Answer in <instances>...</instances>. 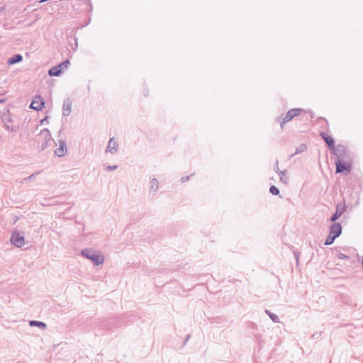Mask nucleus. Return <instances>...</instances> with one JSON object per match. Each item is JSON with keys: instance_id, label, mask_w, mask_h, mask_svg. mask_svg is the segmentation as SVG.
I'll list each match as a JSON object with an SVG mask.
<instances>
[{"instance_id": "f257e3e1", "label": "nucleus", "mask_w": 363, "mask_h": 363, "mask_svg": "<svg viewBox=\"0 0 363 363\" xmlns=\"http://www.w3.org/2000/svg\"><path fill=\"white\" fill-rule=\"evenodd\" d=\"M51 134L48 128H43L36 135L35 141L37 143L38 147L40 150H44L48 147L49 143L52 141Z\"/></svg>"}, {"instance_id": "f03ea898", "label": "nucleus", "mask_w": 363, "mask_h": 363, "mask_svg": "<svg viewBox=\"0 0 363 363\" xmlns=\"http://www.w3.org/2000/svg\"><path fill=\"white\" fill-rule=\"evenodd\" d=\"M81 255L90 259L95 265H100L104 262L103 254L93 249H84L82 250Z\"/></svg>"}, {"instance_id": "7ed1b4c3", "label": "nucleus", "mask_w": 363, "mask_h": 363, "mask_svg": "<svg viewBox=\"0 0 363 363\" xmlns=\"http://www.w3.org/2000/svg\"><path fill=\"white\" fill-rule=\"evenodd\" d=\"M331 152L336 157L335 160L350 162L351 156L349 150L343 145H337Z\"/></svg>"}, {"instance_id": "20e7f679", "label": "nucleus", "mask_w": 363, "mask_h": 363, "mask_svg": "<svg viewBox=\"0 0 363 363\" xmlns=\"http://www.w3.org/2000/svg\"><path fill=\"white\" fill-rule=\"evenodd\" d=\"M335 164L336 167V173H341L347 175L351 171L352 167L350 162H340V160H335Z\"/></svg>"}, {"instance_id": "39448f33", "label": "nucleus", "mask_w": 363, "mask_h": 363, "mask_svg": "<svg viewBox=\"0 0 363 363\" xmlns=\"http://www.w3.org/2000/svg\"><path fill=\"white\" fill-rule=\"evenodd\" d=\"M1 121L4 123V125L5 127V128L7 130H9V131H11V132H15L18 130V127L14 125H12L11 123H12L13 122V120L9 113V111L7 113H4L2 116H1Z\"/></svg>"}, {"instance_id": "423d86ee", "label": "nucleus", "mask_w": 363, "mask_h": 363, "mask_svg": "<svg viewBox=\"0 0 363 363\" xmlns=\"http://www.w3.org/2000/svg\"><path fill=\"white\" fill-rule=\"evenodd\" d=\"M10 241L16 247H21L25 244V238L19 232L14 231L11 234Z\"/></svg>"}, {"instance_id": "0eeeda50", "label": "nucleus", "mask_w": 363, "mask_h": 363, "mask_svg": "<svg viewBox=\"0 0 363 363\" xmlns=\"http://www.w3.org/2000/svg\"><path fill=\"white\" fill-rule=\"evenodd\" d=\"M44 105L45 101L43 98L40 96H36L30 104V108L35 111H40L42 109Z\"/></svg>"}, {"instance_id": "6e6552de", "label": "nucleus", "mask_w": 363, "mask_h": 363, "mask_svg": "<svg viewBox=\"0 0 363 363\" xmlns=\"http://www.w3.org/2000/svg\"><path fill=\"white\" fill-rule=\"evenodd\" d=\"M330 228V234L333 235L335 238L339 237L342 233V226L339 223L333 222Z\"/></svg>"}, {"instance_id": "1a4fd4ad", "label": "nucleus", "mask_w": 363, "mask_h": 363, "mask_svg": "<svg viewBox=\"0 0 363 363\" xmlns=\"http://www.w3.org/2000/svg\"><path fill=\"white\" fill-rule=\"evenodd\" d=\"M345 206L342 203H338L336 206V211L335 213L331 216L330 221L331 222H335L336 220H337L341 215L345 212Z\"/></svg>"}, {"instance_id": "9d476101", "label": "nucleus", "mask_w": 363, "mask_h": 363, "mask_svg": "<svg viewBox=\"0 0 363 363\" xmlns=\"http://www.w3.org/2000/svg\"><path fill=\"white\" fill-rule=\"evenodd\" d=\"M320 136L326 143L330 151H332L336 146H335V140L331 137L328 135L325 132H320Z\"/></svg>"}, {"instance_id": "9b49d317", "label": "nucleus", "mask_w": 363, "mask_h": 363, "mask_svg": "<svg viewBox=\"0 0 363 363\" xmlns=\"http://www.w3.org/2000/svg\"><path fill=\"white\" fill-rule=\"evenodd\" d=\"M60 147L55 150V154L57 157L64 156L67 152L66 142L63 140L59 141Z\"/></svg>"}, {"instance_id": "f8f14e48", "label": "nucleus", "mask_w": 363, "mask_h": 363, "mask_svg": "<svg viewBox=\"0 0 363 363\" xmlns=\"http://www.w3.org/2000/svg\"><path fill=\"white\" fill-rule=\"evenodd\" d=\"M301 108H292L290 109L285 115L284 118H286V121H288L289 122L291 121L295 116H298L302 112Z\"/></svg>"}, {"instance_id": "ddd939ff", "label": "nucleus", "mask_w": 363, "mask_h": 363, "mask_svg": "<svg viewBox=\"0 0 363 363\" xmlns=\"http://www.w3.org/2000/svg\"><path fill=\"white\" fill-rule=\"evenodd\" d=\"M72 111V101L69 99L64 100L62 106V115L64 116H68L71 113Z\"/></svg>"}, {"instance_id": "4468645a", "label": "nucleus", "mask_w": 363, "mask_h": 363, "mask_svg": "<svg viewBox=\"0 0 363 363\" xmlns=\"http://www.w3.org/2000/svg\"><path fill=\"white\" fill-rule=\"evenodd\" d=\"M118 150V144L114 140V138H112L110 139L108 143V145H107V148H106V152H111V153H115Z\"/></svg>"}, {"instance_id": "2eb2a0df", "label": "nucleus", "mask_w": 363, "mask_h": 363, "mask_svg": "<svg viewBox=\"0 0 363 363\" xmlns=\"http://www.w3.org/2000/svg\"><path fill=\"white\" fill-rule=\"evenodd\" d=\"M62 72V69L60 67V65H56L50 68L48 71V74L51 77H58Z\"/></svg>"}, {"instance_id": "dca6fc26", "label": "nucleus", "mask_w": 363, "mask_h": 363, "mask_svg": "<svg viewBox=\"0 0 363 363\" xmlns=\"http://www.w3.org/2000/svg\"><path fill=\"white\" fill-rule=\"evenodd\" d=\"M22 60H23V57L21 55L16 54L8 60L7 64L9 65H12L16 63H18V62H21Z\"/></svg>"}, {"instance_id": "f3484780", "label": "nucleus", "mask_w": 363, "mask_h": 363, "mask_svg": "<svg viewBox=\"0 0 363 363\" xmlns=\"http://www.w3.org/2000/svg\"><path fill=\"white\" fill-rule=\"evenodd\" d=\"M30 326H37L42 330H45L47 328V325L42 321L30 320L29 323Z\"/></svg>"}, {"instance_id": "a211bd4d", "label": "nucleus", "mask_w": 363, "mask_h": 363, "mask_svg": "<svg viewBox=\"0 0 363 363\" xmlns=\"http://www.w3.org/2000/svg\"><path fill=\"white\" fill-rule=\"evenodd\" d=\"M280 181L285 184H288L289 178L286 177V170L279 172Z\"/></svg>"}, {"instance_id": "6ab92c4d", "label": "nucleus", "mask_w": 363, "mask_h": 363, "mask_svg": "<svg viewBox=\"0 0 363 363\" xmlns=\"http://www.w3.org/2000/svg\"><path fill=\"white\" fill-rule=\"evenodd\" d=\"M265 313L269 316L274 323H279V318L277 315L272 313L269 310H265Z\"/></svg>"}, {"instance_id": "aec40b11", "label": "nucleus", "mask_w": 363, "mask_h": 363, "mask_svg": "<svg viewBox=\"0 0 363 363\" xmlns=\"http://www.w3.org/2000/svg\"><path fill=\"white\" fill-rule=\"evenodd\" d=\"M159 182L156 179H152L150 181V189L152 191H156L158 189Z\"/></svg>"}, {"instance_id": "412c9836", "label": "nucleus", "mask_w": 363, "mask_h": 363, "mask_svg": "<svg viewBox=\"0 0 363 363\" xmlns=\"http://www.w3.org/2000/svg\"><path fill=\"white\" fill-rule=\"evenodd\" d=\"M335 239L336 238L333 235H332L329 233L328 236L327 237V238L325 240V245H332L334 242Z\"/></svg>"}, {"instance_id": "4be33fe9", "label": "nucleus", "mask_w": 363, "mask_h": 363, "mask_svg": "<svg viewBox=\"0 0 363 363\" xmlns=\"http://www.w3.org/2000/svg\"><path fill=\"white\" fill-rule=\"evenodd\" d=\"M307 149V147L305 144H301L296 150V152L294 154H298L301 152H303L306 151Z\"/></svg>"}, {"instance_id": "5701e85b", "label": "nucleus", "mask_w": 363, "mask_h": 363, "mask_svg": "<svg viewBox=\"0 0 363 363\" xmlns=\"http://www.w3.org/2000/svg\"><path fill=\"white\" fill-rule=\"evenodd\" d=\"M269 192L274 196H277L279 194V190L274 185H272L270 186Z\"/></svg>"}, {"instance_id": "b1692460", "label": "nucleus", "mask_w": 363, "mask_h": 363, "mask_svg": "<svg viewBox=\"0 0 363 363\" xmlns=\"http://www.w3.org/2000/svg\"><path fill=\"white\" fill-rule=\"evenodd\" d=\"M337 257L340 259H349L350 257L345 254H343L342 252H338L337 254Z\"/></svg>"}, {"instance_id": "393cba45", "label": "nucleus", "mask_w": 363, "mask_h": 363, "mask_svg": "<svg viewBox=\"0 0 363 363\" xmlns=\"http://www.w3.org/2000/svg\"><path fill=\"white\" fill-rule=\"evenodd\" d=\"M69 65V60H66L63 61L61 64H60L59 65H60V67L62 69H63V68H67Z\"/></svg>"}, {"instance_id": "a878e982", "label": "nucleus", "mask_w": 363, "mask_h": 363, "mask_svg": "<svg viewBox=\"0 0 363 363\" xmlns=\"http://www.w3.org/2000/svg\"><path fill=\"white\" fill-rule=\"evenodd\" d=\"M117 168H118L117 165H109L106 167V170L108 172H111V171L116 169Z\"/></svg>"}, {"instance_id": "bb28decb", "label": "nucleus", "mask_w": 363, "mask_h": 363, "mask_svg": "<svg viewBox=\"0 0 363 363\" xmlns=\"http://www.w3.org/2000/svg\"><path fill=\"white\" fill-rule=\"evenodd\" d=\"M289 121H286V118L284 117L281 120V121H280V126H281V128L283 129L285 124L286 123H288Z\"/></svg>"}, {"instance_id": "cd10ccee", "label": "nucleus", "mask_w": 363, "mask_h": 363, "mask_svg": "<svg viewBox=\"0 0 363 363\" xmlns=\"http://www.w3.org/2000/svg\"><path fill=\"white\" fill-rule=\"evenodd\" d=\"M36 174H37V173H35V174H31L30 176H29V177H26V178L23 180V182H27L30 181V179H31L32 178H33Z\"/></svg>"}, {"instance_id": "c85d7f7f", "label": "nucleus", "mask_w": 363, "mask_h": 363, "mask_svg": "<svg viewBox=\"0 0 363 363\" xmlns=\"http://www.w3.org/2000/svg\"><path fill=\"white\" fill-rule=\"evenodd\" d=\"M274 170L276 172H277L278 174H279V172H281V170H279V161L277 160L276 161V164H275V167H274Z\"/></svg>"}, {"instance_id": "c756f323", "label": "nucleus", "mask_w": 363, "mask_h": 363, "mask_svg": "<svg viewBox=\"0 0 363 363\" xmlns=\"http://www.w3.org/2000/svg\"><path fill=\"white\" fill-rule=\"evenodd\" d=\"M294 257H295V258H296V262H297V263H298V261H299L300 253H299L298 252H297V251H295V252H294Z\"/></svg>"}, {"instance_id": "7c9ffc66", "label": "nucleus", "mask_w": 363, "mask_h": 363, "mask_svg": "<svg viewBox=\"0 0 363 363\" xmlns=\"http://www.w3.org/2000/svg\"><path fill=\"white\" fill-rule=\"evenodd\" d=\"M189 177H190L189 176L183 177L181 178V182L184 183V182L188 181L189 179Z\"/></svg>"}, {"instance_id": "2f4dec72", "label": "nucleus", "mask_w": 363, "mask_h": 363, "mask_svg": "<svg viewBox=\"0 0 363 363\" xmlns=\"http://www.w3.org/2000/svg\"><path fill=\"white\" fill-rule=\"evenodd\" d=\"M191 335H187L186 337H185V340L184 341V345L186 344V342L189 341V338H190Z\"/></svg>"}, {"instance_id": "473e14b6", "label": "nucleus", "mask_w": 363, "mask_h": 363, "mask_svg": "<svg viewBox=\"0 0 363 363\" xmlns=\"http://www.w3.org/2000/svg\"><path fill=\"white\" fill-rule=\"evenodd\" d=\"M45 121H48V118H47V117H46V118H45L44 119L41 120V121H40V123H41V124H44V123H45Z\"/></svg>"}, {"instance_id": "72a5a7b5", "label": "nucleus", "mask_w": 363, "mask_h": 363, "mask_svg": "<svg viewBox=\"0 0 363 363\" xmlns=\"http://www.w3.org/2000/svg\"><path fill=\"white\" fill-rule=\"evenodd\" d=\"M74 40H75V48H77V42L76 39H74Z\"/></svg>"}, {"instance_id": "f704fd0d", "label": "nucleus", "mask_w": 363, "mask_h": 363, "mask_svg": "<svg viewBox=\"0 0 363 363\" xmlns=\"http://www.w3.org/2000/svg\"><path fill=\"white\" fill-rule=\"evenodd\" d=\"M281 120V117L277 118V121H279Z\"/></svg>"}, {"instance_id": "c9c22d12", "label": "nucleus", "mask_w": 363, "mask_h": 363, "mask_svg": "<svg viewBox=\"0 0 363 363\" xmlns=\"http://www.w3.org/2000/svg\"><path fill=\"white\" fill-rule=\"evenodd\" d=\"M362 267H363V259H362Z\"/></svg>"}]
</instances>
